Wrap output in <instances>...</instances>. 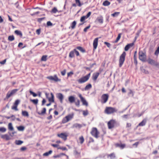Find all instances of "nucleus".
I'll return each instance as SVG.
<instances>
[{"label": "nucleus", "instance_id": "41", "mask_svg": "<svg viewBox=\"0 0 159 159\" xmlns=\"http://www.w3.org/2000/svg\"><path fill=\"white\" fill-rule=\"evenodd\" d=\"M16 144L17 145H21L23 143V142L21 140H16L15 142Z\"/></svg>", "mask_w": 159, "mask_h": 159}, {"label": "nucleus", "instance_id": "25", "mask_svg": "<svg viewBox=\"0 0 159 159\" xmlns=\"http://www.w3.org/2000/svg\"><path fill=\"white\" fill-rule=\"evenodd\" d=\"M8 129L11 131H12L14 129V128L12 125V124L11 123H10L8 125Z\"/></svg>", "mask_w": 159, "mask_h": 159}, {"label": "nucleus", "instance_id": "15", "mask_svg": "<svg viewBox=\"0 0 159 159\" xmlns=\"http://www.w3.org/2000/svg\"><path fill=\"white\" fill-rule=\"evenodd\" d=\"M57 136L65 140H66L67 139V135L64 133H61L60 134H58Z\"/></svg>", "mask_w": 159, "mask_h": 159}, {"label": "nucleus", "instance_id": "44", "mask_svg": "<svg viewBox=\"0 0 159 159\" xmlns=\"http://www.w3.org/2000/svg\"><path fill=\"white\" fill-rule=\"evenodd\" d=\"M6 130V129L3 127H0V131L2 132H5Z\"/></svg>", "mask_w": 159, "mask_h": 159}, {"label": "nucleus", "instance_id": "12", "mask_svg": "<svg viewBox=\"0 0 159 159\" xmlns=\"http://www.w3.org/2000/svg\"><path fill=\"white\" fill-rule=\"evenodd\" d=\"M115 122V121L113 120H111L108 122L107 125L109 129H111L114 127Z\"/></svg>", "mask_w": 159, "mask_h": 159}, {"label": "nucleus", "instance_id": "40", "mask_svg": "<svg viewBox=\"0 0 159 159\" xmlns=\"http://www.w3.org/2000/svg\"><path fill=\"white\" fill-rule=\"evenodd\" d=\"M30 101L33 102L35 104H37L38 102V99H31Z\"/></svg>", "mask_w": 159, "mask_h": 159}, {"label": "nucleus", "instance_id": "54", "mask_svg": "<svg viewBox=\"0 0 159 159\" xmlns=\"http://www.w3.org/2000/svg\"><path fill=\"white\" fill-rule=\"evenodd\" d=\"M58 149H60L62 150H67L66 148L65 147H60L58 148Z\"/></svg>", "mask_w": 159, "mask_h": 159}, {"label": "nucleus", "instance_id": "45", "mask_svg": "<svg viewBox=\"0 0 159 159\" xmlns=\"http://www.w3.org/2000/svg\"><path fill=\"white\" fill-rule=\"evenodd\" d=\"M47 56L43 55L41 58V60L42 61H46L47 60Z\"/></svg>", "mask_w": 159, "mask_h": 159}, {"label": "nucleus", "instance_id": "7", "mask_svg": "<svg viewBox=\"0 0 159 159\" xmlns=\"http://www.w3.org/2000/svg\"><path fill=\"white\" fill-rule=\"evenodd\" d=\"M18 90V89H15L11 91H8L7 94L6 96L5 99H8L10 97L15 94Z\"/></svg>", "mask_w": 159, "mask_h": 159}, {"label": "nucleus", "instance_id": "1", "mask_svg": "<svg viewBox=\"0 0 159 159\" xmlns=\"http://www.w3.org/2000/svg\"><path fill=\"white\" fill-rule=\"evenodd\" d=\"M117 111V110L115 108L111 107H107L105 110V113L107 114H110Z\"/></svg>", "mask_w": 159, "mask_h": 159}, {"label": "nucleus", "instance_id": "13", "mask_svg": "<svg viewBox=\"0 0 159 159\" xmlns=\"http://www.w3.org/2000/svg\"><path fill=\"white\" fill-rule=\"evenodd\" d=\"M98 38H95L93 40V45L94 50L96 49L97 48L98 44Z\"/></svg>", "mask_w": 159, "mask_h": 159}, {"label": "nucleus", "instance_id": "64", "mask_svg": "<svg viewBox=\"0 0 159 159\" xmlns=\"http://www.w3.org/2000/svg\"><path fill=\"white\" fill-rule=\"evenodd\" d=\"M11 120L14 121L15 120V117L14 115H12L11 116Z\"/></svg>", "mask_w": 159, "mask_h": 159}, {"label": "nucleus", "instance_id": "39", "mask_svg": "<svg viewBox=\"0 0 159 159\" xmlns=\"http://www.w3.org/2000/svg\"><path fill=\"white\" fill-rule=\"evenodd\" d=\"M76 48L79 50L80 51H81V52H85V50L84 49H83V48L81 47H80V46H79V47H77V48Z\"/></svg>", "mask_w": 159, "mask_h": 159}, {"label": "nucleus", "instance_id": "2", "mask_svg": "<svg viewBox=\"0 0 159 159\" xmlns=\"http://www.w3.org/2000/svg\"><path fill=\"white\" fill-rule=\"evenodd\" d=\"M126 55V52H124L120 56L119 61V66L120 67H121L123 65L125 61Z\"/></svg>", "mask_w": 159, "mask_h": 159}, {"label": "nucleus", "instance_id": "20", "mask_svg": "<svg viewBox=\"0 0 159 159\" xmlns=\"http://www.w3.org/2000/svg\"><path fill=\"white\" fill-rule=\"evenodd\" d=\"M134 45L133 43H131L127 45L125 48V51H127L129 48Z\"/></svg>", "mask_w": 159, "mask_h": 159}, {"label": "nucleus", "instance_id": "17", "mask_svg": "<svg viewBox=\"0 0 159 159\" xmlns=\"http://www.w3.org/2000/svg\"><path fill=\"white\" fill-rule=\"evenodd\" d=\"M147 119H144L140 123L138 126H143L145 125L147 122Z\"/></svg>", "mask_w": 159, "mask_h": 159}, {"label": "nucleus", "instance_id": "47", "mask_svg": "<svg viewBox=\"0 0 159 159\" xmlns=\"http://www.w3.org/2000/svg\"><path fill=\"white\" fill-rule=\"evenodd\" d=\"M17 106L14 105L11 107V109L13 110H14L16 111H18V109L17 108Z\"/></svg>", "mask_w": 159, "mask_h": 159}, {"label": "nucleus", "instance_id": "10", "mask_svg": "<svg viewBox=\"0 0 159 159\" xmlns=\"http://www.w3.org/2000/svg\"><path fill=\"white\" fill-rule=\"evenodd\" d=\"M148 62L149 64L152 65L157 66L158 65V64L157 62L150 58H149L148 59Z\"/></svg>", "mask_w": 159, "mask_h": 159}, {"label": "nucleus", "instance_id": "42", "mask_svg": "<svg viewBox=\"0 0 159 159\" xmlns=\"http://www.w3.org/2000/svg\"><path fill=\"white\" fill-rule=\"evenodd\" d=\"M14 39V37L13 35L9 36L8 37V40L10 41H12Z\"/></svg>", "mask_w": 159, "mask_h": 159}, {"label": "nucleus", "instance_id": "32", "mask_svg": "<svg viewBox=\"0 0 159 159\" xmlns=\"http://www.w3.org/2000/svg\"><path fill=\"white\" fill-rule=\"evenodd\" d=\"M80 152H78L76 150H74V154L76 157H78L80 155Z\"/></svg>", "mask_w": 159, "mask_h": 159}, {"label": "nucleus", "instance_id": "11", "mask_svg": "<svg viewBox=\"0 0 159 159\" xmlns=\"http://www.w3.org/2000/svg\"><path fill=\"white\" fill-rule=\"evenodd\" d=\"M56 97L57 98L59 99L61 103H63V100L64 99V96L63 94L60 93H57Z\"/></svg>", "mask_w": 159, "mask_h": 159}, {"label": "nucleus", "instance_id": "26", "mask_svg": "<svg viewBox=\"0 0 159 159\" xmlns=\"http://www.w3.org/2000/svg\"><path fill=\"white\" fill-rule=\"evenodd\" d=\"M1 137L3 139H6L7 140H8L9 139V136L7 134L3 135L1 136Z\"/></svg>", "mask_w": 159, "mask_h": 159}, {"label": "nucleus", "instance_id": "50", "mask_svg": "<svg viewBox=\"0 0 159 159\" xmlns=\"http://www.w3.org/2000/svg\"><path fill=\"white\" fill-rule=\"evenodd\" d=\"M159 54V46L157 48V49L155 51L154 54L156 56H157Z\"/></svg>", "mask_w": 159, "mask_h": 159}, {"label": "nucleus", "instance_id": "24", "mask_svg": "<svg viewBox=\"0 0 159 159\" xmlns=\"http://www.w3.org/2000/svg\"><path fill=\"white\" fill-rule=\"evenodd\" d=\"M15 33L17 35H19L20 37H22V34L20 31L16 30L15 31Z\"/></svg>", "mask_w": 159, "mask_h": 159}, {"label": "nucleus", "instance_id": "19", "mask_svg": "<svg viewBox=\"0 0 159 159\" xmlns=\"http://www.w3.org/2000/svg\"><path fill=\"white\" fill-rule=\"evenodd\" d=\"M99 74L98 72L94 73L92 76L93 79V80L95 81L98 77Z\"/></svg>", "mask_w": 159, "mask_h": 159}, {"label": "nucleus", "instance_id": "31", "mask_svg": "<svg viewBox=\"0 0 159 159\" xmlns=\"http://www.w3.org/2000/svg\"><path fill=\"white\" fill-rule=\"evenodd\" d=\"M18 130L20 131H23L25 129V127L22 126H20L17 127Z\"/></svg>", "mask_w": 159, "mask_h": 159}, {"label": "nucleus", "instance_id": "21", "mask_svg": "<svg viewBox=\"0 0 159 159\" xmlns=\"http://www.w3.org/2000/svg\"><path fill=\"white\" fill-rule=\"evenodd\" d=\"M68 100L70 103H73L75 102V98L73 96H70L68 98Z\"/></svg>", "mask_w": 159, "mask_h": 159}, {"label": "nucleus", "instance_id": "53", "mask_svg": "<svg viewBox=\"0 0 159 159\" xmlns=\"http://www.w3.org/2000/svg\"><path fill=\"white\" fill-rule=\"evenodd\" d=\"M75 103L76 106H79L80 104V101L79 99H78L75 102Z\"/></svg>", "mask_w": 159, "mask_h": 159}, {"label": "nucleus", "instance_id": "61", "mask_svg": "<svg viewBox=\"0 0 159 159\" xmlns=\"http://www.w3.org/2000/svg\"><path fill=\"white\" fill-rule=\"evenodd\" d=\"M6 61V59H5L4 60H3V61H0V63L2 65H4Z\"/></svg>", "mask_w": 159, "mask_h": 159}, {"label": "nucleus", "instance_id": "63", "mask_svg": "<svg viewBox=\"0 0 159 159\" xmlns=\"http://www.w3.org/2000/svg\"><path fill=\"white\" fill-rule=\"evenodd\" d=\"M47 24V25L48 26H52V23L50 21H48Z\"/></svg>", "mask_w": 159, "mask_h": 159}, {"label": "nucleus", "instance_id": "48", "mask_svg": "<svg viewBox=\"0 0 159 159\" xmlns=\"http://www.w3.org/2000/svg\"><path fill=\"white\" fill-rule=\"evenodd\" d=\"M76 3L78 4V6L79 7H80L82 4H81L80 0H75Z\"/></svg>", "mask_w": 159, "mask_h": 159}, {"label": "nucleus", "instance_id": "5", "mask_svg": "<svg viewBox=\"0 0 159 159\" xmlns=\"http://www.w3.org/2000/svg\"><path fill=\"white\" fill-rule=\"evenodd\" d=\"M91 134L93 137L97 138L99 137V132L96 128L93 127L92 129Z\"/></svg>", "mask_w": 159, "mask_h": 159}, {"label": "nucleus", "instance_id": "33", "mask_svg": "<svg viewBox=\"0 0 159 159\" xmlns=\"http://www.w3.org/2000/svg\"><path fill=\"white\" fill-rule=\"evenodd\" d=\"M76 22L75 21H73L71 24V28L72 29H74L75 28L76 25Z\"/></svg>", "mask_w": 159, "mask_h": 159}, {"label": "nucleus", "instance_id": "6", "mask_svg": "<svg viewBox=\"0 0 159 159\" xmlns=\"http://www.w3.org/2000/svg\"><path fill=\"white\" fill-rule=\"evenodd\" d=\"M139 60L143 62L145 61L146 58L145 53H144L143 51H140L139 52Z\"/></svg>", "mask_w": 159, "mask_h": 159}, {"label": "nucleus", "instance_id": "4", "mask_svg": "<svg viewBox=\"0 0 159 159\" xmlns=\"http://www.w3.org/2000/svg\"><path fill=\"white\" fill-rule=\"evenodd\" d=\"M74 115V113H72L66 116L63 119L62 122L63 123H65L67 122L73 118Z\"/></svg>", "mask_w": 159, "mask_h": 159}, {"label": "nucleus", "instance_id": "56", "mask_svg": "<svg viewBox=\"0 0 159 159\" xmlns=\"http://www.w3.org/2000/svg\"><path fill=\"white\" fill-rule=\"evenodd\" d=\"M129 93H128V95H131L132 96H134V93L131 90V89H129Z\"/></svg>", "mask_w": 159, "mask_h": 159}, {"label": "nucleus", "instance_id": "58", "mask_svg": "<svg viewBox=\"0 0 159 159\" xmlns=\"http://www.w3.org/2000/svg\"><path fill=\"white\" fill-rule=\"evenodd\" d=\"M88 111H83V115L84 116H87L88 114Z\"/></svg>", "mask_w": 159, "mask_h": 159}, {"label": "nucleus", "instance_id": "59", "mask_svg": "<svg viewBox=\"0 0 159 159\" xmlns=\"http://www.w3.org/2000/svg\"><path fill=\"white\" fill-rule=\"evenodd\" d=\"M75 53L76 56H78L79 55V52L76 50V49H74Z\"/></svg>", "mask_w": 159, "mask_h": 159}, {"label": "nucleus", "instance_id": "22", "mask_svg": "<svg viewBox=\"0 0 159 159\" xmlns=\"http://www.w3.org/2000/svg\"><path fill=\"white\" fill-rule=\"evenodd\" d=\"M110 4V2L107 0H106L102 3L104 6H108Z\"/></svg>", "mask_w": 159, "mask_h": 159}, {"label": "nucleus", "instance_id": "57", "mask_svg": "<svg viewBox=\"0 0 159 159\" xmlns=\"http://www.w3.org/2000/svg\"><path fill=\"white\" fill-rule=\"evenodd\" d=\"M104 44L106 45L108 48H110L111 44L109 43L105 42H104Z\"/></svg>", "mask_w": 159, "mask_h": 159}, {"label": "nucleus", "instance_id": "51", "mask_svg": "<svg viewBox=\"0 0 159 159\" xmlns=\"http://www.w3.org/2000/svg\"><path fill=\"white\" fill-rule=\"evenodd\" d=\"M86 19H87L85 16H83L81 17L80 19V21L81 22H83Z\"/></svg>", "mask_w": 159, "mask_h": 159}, {"label": "nucleus", "instance_id": "23", "mask_svg": "<svg viewBox=\"0 0 159 159\" xmlns=\"http://www.w3.org/2000/svg\"><path fill=\"white\" fill-rule=\"evenodd\" d=\"M92 85L91 84H88L84 88V90H88L89 89H90L92 88Z\"/></svg>", "mask_w": 159, "mask_h": 159}, {"label": "nucleus", "instance_id": "38", "mask_svg": "<svg viewBox=\"0 0 159 159\" xmlns=\"http://www.w3.org/2000/svg\"><path fill=\"white\" fill-rule=\"evenodd\" d=\"M83 105L87 106L88 103L84 98L81 100Z\"/></svg>", "mask_w": 159, "mask_h": 159}, {"label": "nucleus", "instance_id": "30", "mask_svg": "<svg viewBox=\"0 0 159 159\" xmlns=\"http://www.w3.org/2000/svg\"><path fill=\"white\" fill-rule=\"evenodd\" d=\"M52 152V151L50 150L48 152H46L43 154V156H48L49 155L51 154Z\"/></svg>", "mask_w": 159, "mask_h": 159}, {"label": "nucleus", "instance_id": "8", "mask_svg": "<svg viewBox=\"0 0 159 159\" xmlns=\"http://www.w3.org/2000/svg\"><path fill=\"white\" fill-rule=\"evenodd\" d=\"M47 78L51 81H54L55 82L60 81L61 80L59 79L56 75L54 76H49L47 77Z\"/></svg>", "mask_w": 159, "mask_h": 159}, {"label": "nucleus", "instance_id": "28", "mask_svg": "<svg viewBox=\"0 0 159 159\" xmlns=\"http://www.w3.org/2000/svg\"><path fill=\"white\" fill-rule=\"evenodd\" d=\"M110 157L111 159H113L115 157V154L114 153H113L107 155V157Z\"/></svg>", "mask_w": 159, "mask_h": 159}, {"label": "nucleus", "instance_id": "60", "mask_svg": "<svg viewBox=\"0 0 159 159\" xmlns=\"http://www.w3.org/2000/svg\"><path fill=\"white\" fill-rule=\"evenodd\" d=\"M91 12H89L86 15V16H85L87 18H88L91 15Z\"/></svg>", "mask_w": 159, "mask_h": 159}, {"label": "nucleus", "instance_id": "36", "mask_svg": "<svg viewBox=\"0 0 159 159\" xmlns=\"http://www.w3.org/2000/svg\"><path fill=\"white\" fill-rule=\"evenodd\" d=\"M120 12H116L111 14V16L113 17H117L120 14Z\"/></svg>", "mask_w": 159, "mask_h": 159}, {"label": "nucleus", "instance_id": "27", "mask_svg": "<svg viewBox=\"0 0 159 159\" xmlns=\"http://www.w3.org/2000/svg\"><path fill=\"white\" fill-rule=\"evenodd\" d=\"M74 49L73 50L71 51L69 53V57L70 58H73L74 57Z\"/></svg>", "mask_w": 159, "mask_h": 159}, {"label": "nucleus", "instance_id": "16", "mask_svg": "<svg viewBox=\"0 0 159 159\" xmlns=\"http://www.w3.org/2000/svg\"><path fill=\"white\" fill-rule=\"evenodd\" d=\"M95 21H97L101 24H102L103 23V17L101 16L97 17Z\"/></svg>", "mask_w": 159, "mask_h": 159}, {"label": "nucleus", "instance_id": "34", "mask_svg": "<svg viewBox=\"0 0 159 159\" xmlns=\"http://www.w3.org/2000/svg\"><path fill=\"white\" fill-rule=\"evenodd\" d=\"M22 113L23 116H24L28 117L29 116L28 112L26 111H22Z\"/></svg>", "mask_w": 159, "mask_h": 159}, {"label": "nucleus", "instance_id": "49", "mask_svg": "<svg viewBox=\"0 0 159 159\" xmlns=\"http://www.w3.org/2000/svg\"><path fill=\"white\" fill-rule=\"evenodd\" d=\"M20 100L19 99L16 100L15 103H14V105H16L17 106H18V105L19 104V103L20 102Z\"/></svg>", "mask_w": 159, "mask_h": 159}, {"label": "nucleus", "instance_id": "62", "mask_svg": "<svg viewBox=\"0 0 159 159\" xmlns=\"http://www.w3.org/2000/svg\"><path fill=\"white\" fill-rule=\"evenodd\" d=\"M66 73V70H64L63 71H61V73L62 75L64 76V75Z\"/></svg>", "mask_w": 159, "mask_h": 159}, {"label": "nucleus", "instance_id": "55", "mask_svg": "<svg viewBox=\"0 0 159 159\" xmlns=\"http://www.w3.org/2000/svg\"><path fill=\"white\" fill-rule=\"evenodd\" d=\"M90 25H89V26H87V27H86L84 29V31L85 32H86L87 31V30L88 29H89L90 28Z\"/></svg>", "mask_w": 159, "mask_h": 159}, {"label": "nucleus", "instance_id": "14", "mask_svg": "<svg viewBox=\"0 0 159 159\" xmlns=\"http://www.w3.org/2000/svg\"><path fill=\"white\" fill-rule=\"evenodd\" d=\"M82 127V125L77 123L74 124L71 127V128H76L80 129Z\"/></svg>", "mask_w": 159, "mask_h": 159}, {"label": "nucleus", "instance_id": "43", "mask_svg": "<svg viewBox=\"0 0 159 159\" xmlns=\"http://www.w3.org/2000/svg\"><path fill=\"white\" fill-rule=\"evenodd\" d=\"M46 111V109L45 108H43L40 113H38L40 115H43L45 113Z\"/></svg>", "mask_w": 159, "mask_h": 159}, {"label": "nucleus", "instance_id": "3", "mask_svg": "<svg viewBox=\"0 0 159 159\" xmlns=\"http://www.w3.org/2000/svg\"><path fill=\"white\" fill-rule=\"evenodd\" d=\"M90 76V73H89L87 75L84 76L77 80L78 82L80 84L84 83L88 80Z\"/></svg>", "mask_w": 159, "mask_h": 159}, {"label": "nucleus", "instance_id": "18", "mask_svg": "<svg viewBox=\"0 0 159 159\" xmlns=\"http://www.w3.org/2000/svg\"><path fill=\"white\" fill-rule=\"evenodd\" d=\"M51 97H49L48 98L49 101L50 102H54V96L53 94L51 93Z\"/></svg>", "mask_w": 159, "mask_h": 159}, {"label": "nucleus", "instance_id": "29", "mask_svg": "<svg viewBox=\"0 0 159 159\" xmlns=\"http://www.w3.org/2000/svg\"><path fill=\"white\" fill-rule=\"evenodd\" d=\"M121 34V33H120L118 34V36L117 38L116 39V40L114 42V43H117L119 41V40L120 38Z\"/></svg>", "mask_w": 159, "mask_h": 159}, {"label": "nucleus", "instance_id": "52", "mask_svg": "<svg viewBox=\"0 0 159 159\" xmlns=\"http://www.w3.org/2000/svg\"><path fill=\"white\" fill-rule=\"evenodd\" d=\"M30 94H32L34 97H35L37 96V94L36 93H34V92L31 90L30 91Z\"/></svg>", "mask_w": 159, "mask_h": 159}, {"label": "nucleus", "instance_id": "46", "mask_svg": "<svg viewBox=\"0 0 159 159\" xmlns=\"http://www.w3.org/2000/svg\"><path fill=\"white\" fill-rule=\"evenodd\" d=\"M79 139L80 141V143L81 144H82L84 141V139L83 136H81L79 138Z\"/></svg>", "mask_w": 159, "mask_h": 159}, {"label": "nucleus", "instance_id": "37", "mask_svg": "<svg viewBox=\"0 0 159 159\" xmlns=\"http://www.w3.org/2000/svg\"><path fill=\"white\" fill-rule=\"evenodd\" d=\"M58 11L56 7H54L51 10V12L53 13H56Z\"/></svg>", "mask_w": 159, "mask_h": 159}, {"label": "nucleus", "instance_id": "35", "mask_svg": "<svg viewBox=\"0 0 159 159\" xmlns=\"http://www.w3.org/2000/svg\"><path fill=\"white\" fill-rule=\"evenodd\" d=\"M116 146L120 147L121 149H122L124 148L125 146V144H117L116 145Z\"/></svg>", "mask_w": 159, "mask_h": 159}, {"label": "nucleus", "instance_id": "9", "mask_svg": "<svg viewBox=\"0 0 159 159\" xmlns=\"http://www.w3.org/2000/svg\"><path fill=\"white\" fill-rule=\"evenodd\" d=\"M109 98V95L107 94H103L101 97L102 102L105 103H106L108 100Z\"/></svg>", "mask_w": 159, "mask_h": 159}]
</instances>
